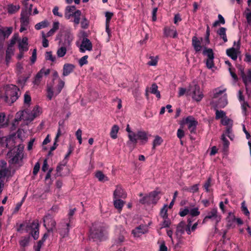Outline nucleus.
I'll return each instance as SVG.
<instances>
[{"instance_id":"1","label":"nucleus","mask_w":251,"mask_h":251,"mask_svg":"<svg viewBox=\"0 0 251 251\" xmlns=\"http://www.w3.org/2000/svg\"><path fill=\"white\" fill-rule=\"evenodd\" d=\"M21 94L20 88L17 86L7 85L5 87L4 94H0V101L2 100L8 104L11 105L18 99Z\"/></svg>"},{"instance_id":"2","label":"nucleus","mask_w":251,"mask_h":251,"mask_svg":"<svg viewBox=\"0 0 251 251\" xmlns=\"http://www.w3.org/2000/svg\"><path fill=\"white\" fill-rule=\"evenodd\" d=\"M107 226L100 222H95L92 224L89 229V237L95 241H101L105 238L107 234Z\"/></svg>"},{"instance_id":"3","label":"nucleus","mask_w":251,"mask_h":251,"mask_svg":"<svg viewBox=\"0 0 251 251\" xmlns=\"http://www.w3.org/2000/svg\"><path fill=\"white\" fill-rule=\"evenodd\" d=\"M126 131L128 133V137L129 140L127 142V144L130 145H133V147H135L138 142V140L140 141V144L144 145L148 140V137L147 132L144 131H138L136 133L131 130L129 125H127Z\"/></svg>"},{"instance_id":"4","label":"nucleus","mask_w":251,"mask_h":251,"mask_svg":"<svg viewBox=\"0 0 251 251\" xmlns=\"http://www.w3.org/2000/svg\"><path fill=\"white\" fill-rule=\"evenodd\" d=\"M23 150L19 148H15L10 150L7 153V157L9 158L8 163L9 164H19L22 166L23 159Z\"/></svg>"},{"instance_id":"5","label":"nucleus","mask_w":251,"mask_h":251,"mask_svg":"<svg viewBox=\"0 0 251 251\" xmlns=\"http://www.w3.org/2000/svg\"><path fill=\"white\" fill-rule=\"evenodd\" d=\"M159 191L156 190L150 192L148 195L144 196L139 200V202L143 204H156L160 199V197L159 196Z\"/></svg>"},{"instance_id":"6","label":"nucleus","mask_w":251,"mask_h":251,"mask_svg":"<svg viewBox=\"0 0 251 251\" xmlns=\"http://www.w3.org/2000/svg\"><path fill=\"white\" fill-rule=\"evenodd\" d=\"M26 230L29 231V234L34 240L38 239L39 236V224L38 220H34L32 223L27 224L26 226Z\"/></svg>"},{"instance_id":"7","label":"nucleus","mask_w":251,"mask_h":251,"mask_svg":"<svg viewBox=\"0 0 251 251\" xmlns=\"http://www.w3.org/2000/svg\"><path fill=\"white\" fill-rule=\"evenodd\" d=\"M198 122L192 116H188L186 119L181 121V124H186L188 125V128L191 133H195L196 132V127Z\"/></svg>"},{"instance_id":"8","label":"nucleus","mask_w":251,"mask_h":251,"mask_svg":"<svg viewBox=\"0 0 251 251\" xmlns=\"http://www.w3.org/2000/svg\"><path fill=\"white\" fill-rule=\"evenodd\" d=\"M209 219L215 220V226H216L220 222L221 217L220 215L218 214V210L217 208H212L210 211L207 212V215L204 217L202 223H204L206 222Z\"/></svg>"},{"instance_id":"9","label":"nucleus","mask_w":251,"mask_h":251,"mask_svg":"<svg viewBox=\"0 0 251 251\" xmlns=\"http://www.w3.org/2000/svg\"><path fill=\"white\" fill-rule=\"evenodd\" d=\"M56 222L50 216H46L44 218V226L46 228L48 232H53L56 231Z\"/></svg>"},{"instance_id":"10","label":"nucleus","mask_w":251,"mask_h":251,"mask_svg":"<svg viewBox=\"0 0 251 251\" xmlns=\"http://www.w3.org/2000/svg\"><path fill=\"white\" fill-rule=\"evenodd\" d=\"M241 78L245 85L247 92L251 91V69H248L247 73L244 74Z\"/></svg>"},{"instance_id":"11","label":"nucleus","mask_w":251,"mask_h":251,"mask_svg":"<svg viewBox=\"0 0 251 251\" xmlns=\"http://www.w3.org/2000/svg\"><path fill=\"white\" fill-rule=\"evenodd\" d=\"M240 47V41H239L237 45L236 49L234 47H232L226 50V53L227 55L233 60H237L238 57V50H239Z\"/></svg>"},{"instance_id":"12","label":"nucleus","mask_w":251,"mask_h":251,"mask_svg":"<svg viewBox=\"0 0 251 251\" xmlns=\"http://www.w3.org/2000/svg\"><path fill=\"white\" fill-rule=\"evenodd\" d=\"M92 50V44L90 40L87 38H83L79 48L80 51L84 52L86 50L90 51Z\"/></svg>"},{"instance_id":"13","label":"nucleus","mask_w":251,"mask_h":251,"mask_svg":"<svg viewBox=\"0 0 251 251\" xmlns=\"http://www.w3.org/2000/svg\"><path fill=\"white\" fill-rule=\"evenodd\" d=\"M164 34L166 37H171L173 38L177 37L178 34L174 26L172 27L166 26L164 28Z\"/></svg>"},{"instance_id":"14","label":"nucleus","mask_w":251,"mask_h":251,"mask_svg":"<svg viewBox=\"0 0 251 251\" xmlns=\"http://www.w3.org/2000/svg\"><path fill=\"white\" fill-rule=\"evenodd\" d=\"M193 98L197 101H200L202 99L203 95L201 91L200 87L198 85H195L193 90Z\"/></svg>"},{"instance_id":"15","label":"nucleus","mask_w":251,"mask_h":251,"mask_svg":"<svg viewBox=\"0 0 251 251\" xmlns=\"http://www.w3.org/2000/svg\"><path fill=\"white\" fill-rule=\"evenodd\" d=\"M126 197V194L125 191L121 187L117 186L114 191L113 199H125Z\"/></svg>"},{"instance_id":"16","label":"nucleus","mask_w":251,"mask_h":251,"mask_svg":"<svg viewBox=\"0 0 251 251\" xmlns=\"http://www.w3.org/2000/svg\"><path fill=\"white\" fill-rule=\"evenodd\" d=\"M202 38L199 40L196 36H193L192 39V45L196 52L201 50L202 46L201 45Z\"/></svg>"},{"instance_id":"17","label":"nucleus","mask_w":251,"mask_h":251,"mask_svg":"<svg viewBox=\"0 0 251 251\" xmlns=\"http://www.w3.org/2000/svg\"><path fill=\"white\" fill-rule=\"evenodd\" d=\"M30 13L26 9L22 10L21 14L20 22L23 25H28L29 24V17Z\"/></svg>"},{"instance_id":"18","label":"nucleus","mask_w":251,"mask_h":251,"mask_svg":"<svg viewBox=\"0 0 251 251\" xmlns=\"http://www.w3.org/2000/svg\"><path fill=\"white\" fill-rule=\"evenodd\" d=\"M147 231V228L144 226H139L132 230V233L135 237H139L141 234H145Z\"/></svg>"},{"instance_id":"19","label":"nucleus","mask_w":251,"mask_h":251,"mask_svg":"<svg viewBox=\"0 0 251 251\" xmlns=\"http://www.w3.org/2000/svg\"><path fill=\"white\" fill-rule=\"evenodd\" d=\"M75 67V66L73 64L69 63L65 64L63 68V75L64 76H68L73 72Z\"/></svg>"},{"instance_id":"20","label":"nucleus","mask_w":251,"mask_h":251,"mask_svg":"<svg viewBox=\"0 0 251 251\" xmlns=\"http://www.w3.org/2000/svg\"><path fill=\"white\" fill-rule=\"evenodd\" d=\"M28 39L26 37L23 38L22 41L19 43V50L23 51H26L28 50Z\"/></svg>"},{"instance_id":"21","label":"nucleus","mask_w":251,"mask_h":251,"mask_svg":"<svg viewBox=\"0 0 251 251\" xmlns=\"http://www.w3.org/2000/svg\"><path fill=\"white\" fill-rule=\"evenodd\" d=\"M75 211V208L70 210L68 214V222L66 223V225H67V226H74V225L73 224L74 219L73 216H74Z\"/></svg>"},{"instance_id":"22","label":"nucleus","mask_w":251,"mask_h":251,"mask_svg":"<svg viewBox=\"0 0 251 251\" xmlns=\"http://www.w3.org/2000/svg\"><path fill=\"white\" fill-rule=\"evenodd\" d=\"M1 32L3 34V37L8 38L10 35L12 33L13 31L12 27H3L0 28Z\"/></svg>"},{"instance_id":"23","label":"nucleus","mask_w":251,"mask_h":251,"mask_svg":"<svg viewBox=\"0 0 251 251\" xmlns=\"http://www.w3.org/2000/svg\"><path fill=\"white\" fill-rule=\"evenodd\" d=\"M126 233V231L123 229L121 230V233L118 237L115 240V244L118 246L120 245L125 241V235Z\"/></svg>"},{"instance_id":"24","label":"nucleus","mask_w":251,"mask_h":251,"mask_svg":"<svg viewBox=\"0 0 251 251\" xmlns=\"http://www.w3.org/2000/svg\"><path fill=\"white\" fill-rule=\"evenodd\" d=\"M81 16V12L80 10L77 9L75 12L74 13L73 16L74 20L73 22L76 25H78L80 23V20Z\"/></svg>"},{"instance_id":"25","label":"nucleus","mask_w":251,"mask_h":251,"mask_svg":"<svg viewBox=\"0 0 251 251\" xmlns=\"http://www.w3.org/2000/svg\"><path fill=\"white\" fill-rule=\"evenodd\" d=\"M230 216H231L232 221L236 222L238 225H241L243 224V221L240 218H236L235 215L232 212L228 213V215L226 218V220L227 222H230Z\"/></svg>"},{"instance_id":"26","label":"nucleus","mask_w":251,"mask_h":251,"mask_svg":"<svg viewBox=\"0 0 251 251\" xmlns=\"http://www.w3.org/2000/svg\"><path fill=\"white\" fill-rule=\"evenodd\" d=\"M202 54L204 55H206L208 57L207 59H214V53L211 49L204 48L202 51Z\"/></svg>"},{"instance_id":"27","label":"nucleus","mask_w":251,"mask_h":251,"mask_svg":"<svg viewBox=\"0 0 251 251\" xmlns=\"http://www.w3.org/2000/svg\"><path fill=\"white\" fill-rule=\"evenodd\" d=\"M95 176L100 181H105L108 180V177L100 171H98L96 172Z\"/></svg>"},{"instance_id":"28","label":"nucleus","mask_w":251,"mask_h":251,"mask_svg":"<svg viewBox=\"0 0 251 251\" xmlns=\"http://www.w3.org/2000/svg\"><path fill=\"white\" fill-rule=\"evenodd\" d=\"M49 25V22L47 20H44L36 24L35 25V28L36 30H40L42 28L48 27Z\"/></svg>"},{"instance_id":"29","label":"nucleus","mask_w":251,"mask_h":251,"mask_svg":"<svg viewBox=\"0 0 251 251\" xmlns=\"http://www.w3.org/2000/svg\"><path fill=\"white\" fill-rule=\"evenodd\" d=\"M114 207L118 209L121 210L124 206V201L121 199H113Z\"/></svg>"},{"instance_id":"30","label":"nucleus","mask_w":251,"mask_h":251,"mask_svg":"<svg viewBox=\"0 0 251 251\" xmlns=\"http://www.w3.org/2000/svg\"><path fill=\"white\" fill-rule=\"evenodd\" d=\"M151 93L155 95L157 98H160L161 96L160 92L158 91V86L155 83H153L151 85Z\"/></svg>"},{"instance_id":"31","label":"nucleus","mask_w":251,"mask_h":251,"mask_svg":"<svg viewBox=\"0 0 251 251\" xmlns=\"http://www.w3.org/2000/svg\"><path fill=\"white\" fill-rule=\"evenodd\" d=\"M119 128L117 125H114L111 129L110 136L113 139H116L117 137V133Z\"/></svg>"},{"instance_id":"32","label":"nucleus","mask_w":251,"mask_h":251,"mask_svg":"<svg viewBox=\"0 0 251 251\" xmlns=\"http://www.w3.org/2000/svg\"><path fill=\"white\" fill-rule=\"evenodd\" d=\"M30 240V236H25L19 242L20 245L22 247H25L28 246Z\"/></svg>"},{"instance_id":"33","label":"nucleus","mask_w":251,"mask_h":251,"mask_svg":"<svg viewBox=\"0 0 251 251\" xmlns=\"http://www.w3.org/2000/svg\"><path fill=\"white\" fill-rule=\"evenodd\" d=\"M81 27L84 29H87L89 26V21L85 16H82V20L80 22Z\"/></svg>"},{"instance_id":"34","label":"nucleus","mask_w":251,"mask_h":251,"mask_svg":"<svg viewBox=\"0 0 251 251\" xmlns=\"http://www.w3.org/2000/svg\"><path fill=\"white\" fill-rule=\"evenodd\" d=\"M20 8V7L19 5L16 6L13 4L8 5L7 7L8 13L9 14L15 13L19 10Z\"/></svg>"},{"instance_id":"35","label":"nucleus","mask_w":251,"mask_h":251,"mask_svg":"<svg viewBox=\"0 0 251 251\" xmlns=\"http://www.w3.org/2000/svg\"><path fill=\"white\" fill-rule=\"evenodd\" d=\"M221 139L223 141V150L224 151H227L228 146L229 145V142L228 140L225 137V134H223L222 135Z\"/></svg>"},{"instance_id":"36","label":"nucleus","mask_w":251,"mask_h":251,"mask_svg":"<svg viewBox=\"0 0 251 251\" xmlns=\"http://www.w3.org/2000/svg\"><path fill=\"white\" fill-rule=\"evenodd\" d=\"M227 103V97L225 95L219 99L218 104L221 107H224Z\"/></svg>"},{"instance_id":"37","label":"nucleus","mask_w":251,"mask_h":251,"mask_svg":"<svg viewBox=\"0 0 251 251\" xmlns=\"http://www.w3.org/2000/svg\"><path fill=\"white\" fill-rule=\"evenodd\" d=\"M162 142V139L159 136H156L153 142L152 149L154 150L156 146L160 145Z\"/></svg>"},{"instance_id":"38","label":"nucleus","mask_w":251,"mask_h":251,"mask_svg":"<svg viewBox=\"0 0 251 251\" xmlns=\"http://www.w3.org/2000/svg\"><path fill=\"white\" fill-rule=\"evenodd\" d=\"M167 206V204H165L160 210V215L163 219L168 218Z\"/></svg>"},{"instance_id":"39","label":"nucleus","mask_w":251,"mask_h":251,"mask_svg":"<svg viewBox=\"0 0 251 251\" xmlns=\"http://www.w3.org/2000/svg\"><path fill=\"white\" fill-rule=\"evenodd\" d=\"M45 58L47 60H50L51 62H55L56 60V57L55 56H53L52 54V52L47 51L45 54Z\"/></svg>"},{"instance_id":"40","label":"nucleus","mask_w":251,"mask_h":251,"mask_svg":"<svg viewBox=\"0 0 251 251\" xmlns=\"http://www.w3.org/2000/svg\"><path fill=\"white\" fill-rule=\"evenodd\" d=\"M216 116L215 119L216 120H218L220 119H223L224 118L226 117V113L223 110H216Z\"/></svg>"},{"instance_id":"41","label":"nucleus","mask_w":251,"mask_h":251,"mask_svg":"<svg viewBox=\"0 0 251 251\" xmlns=\"http://www.w3.org/2000/svg\"><path fill=\"white\" fill-rule=\"evenodd\" d=\"M64 84L65 82L61 79H59V83L57 86L56 95H58L61 92V90L64 86Z\"/></svg>"},{"instance_id":"42","label":"nucleus","mask_w":251,"mask_h":251,"mask_svg":"<svg viewBox=\"0 0 251 251\" xmlns=\"http://www.w3.org/2000/svg\"><path fill=\"white\" fill-rule=\"evenodd\" d=\"M66 48L64 47H61L57 50V54L58 57H62L66 54Z\"/></svg>"},{"instance_id":"43","label":"nucleus","mask_w":251,"mask_h":251,"mask_svg":"<svg viewBox=\"0 0 251 251\" xmlns=\"http://www.w3.org/2000/svg\"><path fill=\"white\" fill-rule=\"evenodd\" d=\"M27 78L28 77L25 76L20 77L18 80V84L19 86L23 88L27 81Z\"/></svg>"},{"instance_id":"44","label":"nucleus","mask_w":251,"mask_h":251,"mask_svg":"<svg viewBox=\"0 0 251 251\" xmlns=\"http://www.w3.org/2000/svg\"><path fill=\"white\" fill-rule=\"evenodd\" d=\"M211 179L210 177L208 178V179L205 181L203 185L204 189H205L206 192H209L210 191V189L209 187L211 186Z\"/></svg>"},{"instance_id":"45","label":"nucleus","mask_w":251,"mask_h":251,"mask_svg":"<svg viewBox=\"0 0 251 251\" xmlns=\"http://www.w3.org/2000/svg\"><path fill=\"white\" fill-rule=\"evenodd\" d=\"M76 10V7L75 5L67 6L65 9V12L73 14Z\"/></svg>"},{"instance_id":"46","label":"nucleus","mask_w":251,"mask_h":251,"mask_svg":"<svg viewBox=\"0 0 251 251\" xmlns=\"http://www.w3.org/2000/svg\"><path fill=\"white\" fill-rule=\"evenodd\" d=\"M47 97L50 100H51L53 95V91L52 90V86H49L48 85L47 86Z\"/></svg>"},{"instance_id":"47","label":"nucleus","mask_w":251,"mask_h":251,"mask_svg":"<svg viewBox=\"0 0 251 251\" xmlns=\"http://www.w3.org/2000/svg\"><path fill=\"white\" fill-rule=\"evenodd\" d=\"M67 227L64 229H62L61 231H60V234L63 237H65V236H67L69 234V232L70 231V228L72 227L73 226H67L66 225Z\"/></svg>"},{"instance_id":"48","label":"nucleus","mask_w":251,"mask_h":251,"mask_svg":"<svg viewBox=\"0 0 251 251\" xmlns=\"http://www.w3.org/2000/svg\"><path fill=\"white\" fill-rule=\"evenodd\" d=\"M43 70H40L38 73L36 74L35 77V83H37L38 82H40V79L43 77Z\"/></svg>"},{"instance_id":"49","label":"nucleus","mask_w":251,"mask_h":251,"mask_svg":"<svg viewBox=\"0 0 251 251\" xmlns=\"http://www.w3.org/2000/svg\"><path fill=\"white\" fill-rule=\"evenodd\" d=\"M88 55H84L79 59V65H80V66L82 67L84 65L87 64L88 63Z\"/></svg>"},{"instance_id":"50","label":"nucleus","mask_w":251,"mask_h":251,"mask_svg":"<svg viewBox=\"0 0 251 251\" xmlns=\"http://www.w3.org/2000/svg\"><path fill=\"white\" fill-rule=\"evenodd\" d=\"M40 112V108L38 106H35L32 111V115L33 116V119L37 117L39 115Z\"/></svg>"},{"instance_id":"51","label":"nucleus","mask_w":251,"mask_h":251,"mask_svg":"<svg viewBox=\"0 0 251 251\" xmlns=\"http://www.w3.org/2000/svg\"><path fill=\"white\" fill-rule=\"evenodd\" d=\"M232 123V121L226 116L221 120V123L224 126H227Z\"/></svg>"},{"instance_id":"52","label":"nucleus","mask_w":251,"mask_h":251,"mask_svg":"<svg viewBox=\"0 0 251 251\" xmlns=\"http://www.w3.org/2000/svg\"><path fill=\"white\" fill-rule=\"evenodd\" d=\"M234 71H235L234 69H232L231 68H229V71L231 76H232V77L233 78L235 82H237L238 80V77L237 75L235 74Z\"/></svg>"},{"instance_id":"53","label":"nucleus","mask_w":251,"mask_h":251,"mask_svg":"<svg viewBox=\"0 0 251 251\" xmlns=\"http://www.w3.org/2000/svg\"><path fill=\"white\" fill-rule=\"evenodd\" d=\"M189 213V209L188 207H185L184 209H180L179 214L181 217H184Z\"/></svg>"},{"instance_id":"54","label":"nucleus","mask_w":251,"mask_h":251,"mask_svg":"<svg viewBox=\"0 0 251 251\" xmlns=\"http://www.w3.org/2000/svg\"><path fill=\"white\" fill-rule=\"evenodd\" d=\"M190 215L193 217L197 216L200 215V212L199 211L198 208H194L189 210Z\"/></svg>"},{"instance_id":"55","label":"nucleus","mask_w":251,"mask_h":251,"mask_svg":"<svg viewBox=\"0 0 251 251\" xmlns=\"http://www.w3.org/2000/svg\"><path fill=\"white\" fill-rule=\"evenodd\" d=\"M37 59V50L34 49L33 50L32 56L30 57V61L31 64H34Z\"/></svg>"},{"instance_id":"56","label":"nucleus","mask_w":251,"mask_h":251,"mask_svg":"<svg viewBox=\"0 0 251 251\" xmlns=\"http://www.w3.org/2000/svg\"><path fill=\"white\" fill-rule=\"evenodd\" d=\"M42 38H43V42H42V45L44 48H47L49 47V41L46 38V36L44 33V32H42Z\"/></svg>"},{"instance_id":"57","label":"nucleus","mask_w":251,"mask_h":251,"mask_svg":"<svg viewBox=\"0 0 251 251\" xmlns=\"http://www.w3.org/2000/svg\"><path fill=\"white\" fill-rule=\"evenodd\" d=\"M31 101V97L27 92H26L24 95V103L29 104Z\"/></svg>"},{"instance_id":"58","label":"nucleus","mask_w":251,"mask_h":251,"mask_svg":"<svg viewBox=\"0 0 251 251\" xmlns=\"http://www.w3.org/2000/svg\"><path fill=\"white\" fill-rule=\"evenodd\" d=\"M113 16V13L110 12H106L105 13L106 21L105 24H109L110 21Z\"/></svg>"},{"instance_id":"59","label":"nucleus","mask_w":251,"mask_h":251,"mask_svg":"<svg viewBox=\"0 0 251 251\" xmlns=\"http://www.w3.org/2000/svg\"><path fill=\"white\" fill-rule=\"evenodd\" d=\"M44 243V242L43 241H42V240H40L37 242V245L34 246L35 251H40V249Z\"/></svg>"},{"instance_id":"60","label":"nucleus","mask_w":251,"mask_h":251,"mask_svg":"<svg viewBox=\"0 0 251 251\" xmlns=\"http://www.w3.org/2000/svg\"><path fill=\"white\" fill-rule=\"evenodd\" d=\"M242 211L244 213V214L246 216H249L250 214V212L247 207L246 206H245V201H243L242 203Z\"/></svg>"},{"instance_id":"61","label":"nucleus","mask_w":251,"mask_h":251,"mask_svg":"<svg viewBox=\"0 0 251 251\" xmlns=\"http://www.w3.org/2000/svg\"><path fill=\"white\" fill-rule=\"evenodd\" d=\"M9 172V170L7 168H4L0 170V179L1 177H5L7 173Z\"/></svg>"},{"instance_id":"62","label":"nucleus","mask_w":251,"mask_h":251,"mask_svg":"<svg viewBox=\"0 0 251 251\" xmlns=\"http://www.w3.org/2000/svg\"><path fill=\"white\" fill-rule=\"evenodd\" d=\"M206 65L208 69H212L214 65L213 59H207Z\"/></svg>"},{"instance_id":"63","label":"nucleus","mask_w":251,"mask_h":251,"mask_svg":"<svg viewBox=\"0 0 251 251\" xmlns=\"http://www.w3.org/2000/svg\"><path fill=\"white\" fill-rule=\"evenodd\" d=\"M40 163L38 162L35 164V165H34V168H33V174L34 176H36L38 174V173L39 171V169H40Z\"/></svg>"},{"instance_id":"64","label":"nucleus","mask_w":251,"mask_h":251,"mask_svg":"<svg viewBox=\"0 0 251 251\" xmlns=\"http://www.w3.org/2000/svg\"><path fill=\"white\" fill-rule=\"evenodd\" d=\"M237 68L238 70V74L241 76V77L244 75L246 73L244 72V68L240 65H238L237 66Z\"/></svg>"}]
</instances>
